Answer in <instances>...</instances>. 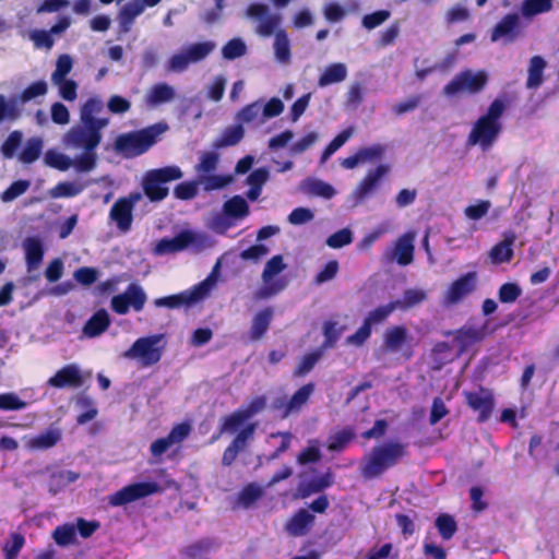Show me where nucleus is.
Returning a JSON list of instances; mask_svg holds the SVG:
<instances>
[{"instance_id": "nucleus-7", "label": "nucleus", "mask_w": 559, "mask_h": 559, "mask_svg": "<svg viewBox=\"0 0 559 559\" xmlns=\"http://www.w3.org/2000/svg\"><path fill=\"white\" fill-rule=\"evenodd\" d=\"M104 127L82 123L72 127L64 135L68 145L83 151H95L102 141V129Z\"/></svg>"}, {"instance_id": "nucleus-23", "label": "nucleus", "mask_w": 559, "mask_h": 559, "mask_svg": "<svg viewBox=\"0 0 559 559\" xmlns=\"http://www.w3.org/2000/svg\"><path fill=\"white\" fill-rule=\"evenodd\" d=\"M389 171L390 166L383 164L378 165L372 170H369L355 190L356 198L358 200H365L377 188L381 178Z\"/></svg>"}, {"instance_id": "nucleus-27", "label": "nucleus", "mask_w": 559, "mask_h": 559, "mask_svg": "<svg viewBox=\"0 0 559 559\" xmlns=\"http://www.w3.org/2000/svg\"><path fill=\"white\" fill-rule=\"evenodd\" d=\"M143 5L136 0L126 3L119 11L117 20L119 23V32L127 34L131 31L135 19L143 13Z\"/></svg>"}, {"instance_id": "nucleus-16", "label": "nucleus", "mask_w": 559, "mask_h": 559, "mask_svg": "<svg viewBox=\"0 0 559 559\" xmlns=\"http://www.w3.org/2000/svg\"><path fill=\"white\" fill-rule=\"evenodd\" d=\"M467 406L478 413V423L487 421L493 411L495 400L490 391L480 388L479 391H464L463 393Z\"/></svg>"}, {"instance_id": "nucleus-18", "label": "nucleus", "mask_w": 559, "mask_h": 559, "mask_svg": "<svg viewBox=\"0 0 559 559\" xmlns=\"http://www.w3.org/2000/svg\"><path fill=\"white\" fill-rule=\"evenodd\" d=\"M416 235L414 231H406L394 242L393 248L386 253L389 260L395 261L402 266L409 265L414 261Z\"/></svg>"}, {"instance_id": "nucleus-52", "label": "nucleus", "mask_w": 559, "mask_h": 559, "mask_svg": "<svg viewBox=\"0 0 559 559\" xmlns=\"http://www.w3.org/2000/svg\"><path fill=\"white\" fill-rule=\"evenodd\" d=\"M82 191V187H80L75 182L70 181H61L58 182L50 191L49 194L53 199L59 198H72L78 195Z\"/></svg>"}, {"instance_id": "nucleus-56", "label": "nucleus", "mask_w": 559, "mask_h": 559, "mask_svg": "<svg viewBox=\"0 0 559 559\" xmlns=\"http://www.w3.org/2000/svg\"><path fill=\"white\" fill-rule=\"evenodd\" d=\"M97 162V155L95 151H83V153L72 160V165L78 171L88 173L95 168Z\"/></svg>"}, {"instance_id": "nucleus-25", "label": "nucleus", "mask_w": 559, "mask_h": 559, "mask_svg": "<svg viewBox=\"0 0 559 559\" xmlns=\"http://www.w3.org/2000/svg\"><path fill=\"white\" fill-rule=\"evenodd\" d=\"M110 317L106 309H98L94 314L86 321L82 329L84 336L94 338L102 335L110 325Z\"/></svg>"}, {"instance_id": "nucleus-63", "label": "nucleus", "mask_w": 559, "mask_h": 559, "mask_svg": "<svg viewBox=\"0 0 559 559\" xmlns=\"http://www.w3.org/2000/svg\"><path fill=\"white\" fill-rule=\"evenodd\" d=\"M390 15L391 12L389 10H378L364 15L361 24L367 29H373L383 24L390 17Z\"/></svg>"}, {"instance_id": "nucleus-8", "label": "nucleus", "mask_w": 559, "mask_h": 559, "mask_svg": "<svg viewBox=\"0 0 559 559\" xmlns=\"http://www.w3.org/2000/svg\"><path fill=\"white\" fill-rule=\"evenodd\" d=\"M488 82V75L484 71L473 73L471 70H464L456 74L444 87L443 93L447 96H454L460 92L466 91L469 94H477L484 90Z\"/></svg>"}, {"instance_id": "nucleus-26", "label": "nucleus", "mask_w": 559, "mask_h": 559, "mask_svg": "<svg viewBox=\"0 0 559 559\" xmlns=\"http://www.w3.org/2000/svg\"><path fill=\"white\" fill-rule=\"evenodd\" d=\"M61 439L62 433L59 429L49 428L44 432L27 439L26 448L32 451H45L53 448Z\"/></svg>"}, {"instance_id": "nucleus-59", "label": "nucleus", "mask_w": 559, "mask_h": 559, "mask_svg": "<svg viewBox=\"0 0 559 559\" xmlns=\"http://www.w3.org/2000/svg\"><path fill=\"white\" fill-rule=\"evenodd\" d=\"M22 132L12 131L1 145V153L5 158H12L22 143Z\"/></svg>"}, {"instance_id": "nucleus-1", "label": "nucleus", "mask_w": 559, "mask_h": 559, "mask_svg": "<svg viewBox=\"0 0 559 559\" xmlns=\"http://www.w3.org/2000/svg\"><path fill=\"white\" fill-rule=\"evenodd\" d=\"M407 455V444L400 441H389L376 445L365 456L360 466V474L365 479L378 478Z\"/></svg>"}, {"instance_id": "nucleus-58", "label": "nucleus", "mask_w": 559, "mask_h": 559, "mask_svg": "<svg viewBox=\"0 0 559 559\" xmlns=\"http://www.w3.org/2000/svg\"><path fill=\"white\" fill-rule=\"evenodd\" d=\"M198 188L199 182L191 180V181H183L178 183L174 189V195L176 199L179 200H191L194 199L198 195Z\"/></svg>"}, {"instance_id": "nucleus-33", "label": "nucleus", "mask_w": 559, "mask_h": 559, "mask_svg": "<svg viewBox=\"0 0 559 559\" xmlns=\"http://www.w3.org/2000/svg\"><path fill=\"white\" fill-rule=\"evenodd\" d=\"M243 135L245 129L240 123L228 127L223 131L221 136L214 141L213 147L218 150L223 147L235 146L243 139Z\"/></svg>"}, {"instance_id": "nucleus-20", "label": "nucleus", "mask_w": 559, "mask_h": 559, "mask_svg": "<svg viewBox=\"0 0 559 559\" xmlns=\"http://www.w3.org/2000/svg\"><path fill=\"white\" fill-rule=\"evenodd\" d=\"M316 516L308 509H298L285 523L284 530L292 537L308 535L313 528Z\"/></svg>"}, {"instance_id": "nucleus-61", "label": "nucleus", "mask_w": 559, "mask_h": 559, "mask_svg": "<svg viewBox=\"0 0 559 559\" xmlns=\"http://www.w3.org/2000/svg\"><path fill=\"white\" fill-rule=\"evenodd\" d=\"M72 59L69 55H61L57 60V67L53 71L51 79L53 83H59L66 79L72 69Z\"/></svg>"}, {"instance_id": "nucleus-50", "label": "nucleus", "mask_w": 559, "mask_h": 559, "mask_svg": "<svg viewBox=\"0 0 559 559\" xmlns=\"http://www.w3.org/2000/svg\"><path fill=\"white\" fill-rule=\"evenodd\" d=\"M44 162L47 166L61 171H66L72 166V159L69 156L55 150L46 152Z\"/></svg>"}, {"instance_id": "nucleus-37", "label": "nucleus", "mask_w": 559, "mask_h": 559, "mask_svg": "<svg viewBox=\"0 0 559 559\" xmlns=\"http://www.w3.org/2000/svg\"><path fill=\"white\" fill-rule=\"evenodd\" d=\"M513 238H506L496 243L489 251V258L493 264L510 262L513 258Z\"/></svg>"}, {"instance_id": "nucleus-54", "label": "nucleus", "mask_w": 559, "mask_h": 559, "mask_svg": "<svg viewBox=\"0 0 559 559\" xmlns=\"http://www.w3.org/2000/svg\"><path fill=\"white\" fill-rule=\"evenodd\" d=\"M262 104L260 100L253 102L246 105L236 116L238 123H251L255 121L260 115H262Z\"/></svg>"}, {"instance_id": "nucleus-24", "label": "nucleus", "mask_w": 559, "mask_h": 559, "mask_svg": "<svg viewBox=\"0 0 559 559\" xmlns=\"http://www.w3.org/2000/svg\"><path fill=\"white\" fill-rule=\"evenodd\" d=\"M274 316L272 307H265L258 311L251 322L249 337L251 341L261 340L270 329Z\"/></svg>"}, {"instance_id": "nucleus-14", "label": "nucleus", "mask_w": 559, "mask_h": 559, "mask_svg": "<svg viewBox=\"0 0 559 559\" xmlns=\"http://www.w3.org/2000/svg\"><path fill=\"white\" fill-rule=\"evenodd\" d=\"M159 491L160 486L155 481L134 483L115 492L110 498V503L112 506H124Z\"/></svg>"}, {"instance_id": "nucleus-47", "label": "nucleus", "mask_w": 559, "mask_h": 559, "mask_svg": "<svg viewBox=\"0 0 559 559\" xmlns=\"http://www.w3.org/2000/svg\"><path fill=\"white\" fill-rule=\"evenodd\" d=\"M435 524L440 536L445 540L451 539L457 531V524L454 518L447 513L437 516Z\"/></svg>"}, {"instance_id": "nucleus-12", "label": "nucleus", "mask_w": 559, "mask_h": 559, "mask_svg": "<svg viewBox=\"0 0 559 559\" xmlns=\"http://www.w3.org/2000/svg\"><path fill=\"white\" fill-rule=\"evenodd\" d=\"M157 342L158 336L140 337L123 353V357L139 358L144 367L155 365L162 358V350L156 347Z\"/></svg>"}, {"instance_id": "nucleus-41", "label": "nucleus", "mask_w": 559, "mask_h": 559, "mask_svg": "<svg viewBox=\"0 0 559 559\" xmlns=\"http://www.w3.org/2000/svg\"><path fill=\"white\" fill-rule=\"evenodd\" d=\"M274 51L276 59L282 63L290 61V44L285 29H280L275 34Z\"/></svg>"}, {"instance_id": "nucleus-53", "label": "nucleus", "mask_w": 559, "mask_h": 559, "mask_svg": "<svg viewBox=\"0 0 559 559\" xmlns=\"http://www.w3.org/2000/svg\"><path fill=\"white\" fill-rule=\"evenodd\" d=\"M31 187L26 179L13 181L0 195L2 202H11L24 194Z\"/></svg>"}, {"instance_id": "nucleus-29", "label": "nucleus", "mask_w": 559, "mask_h": 559, "mask_svg": "<svg viewBox=\"0 0 559 559\" xmlns=\"http://www.w3.org/2000/svg\"><path fill=\"white\" fill-rule=\"evenodd\" d=\"M27 271L32 272L40 265L44 258V247L40 239L28 237L24 241Z\"/></svg>"}, {"instance_id": "nucleus-32", "label": "nucleus", "mask_w": 559, "mask_h": 559, "mask_svg": "<svg viewBox=\"0 0 559 559\" xmlns=\"http://www.w3.org/2000/svg\"><path fill=\"white\" fill-rule=\"evenodd\" d=\"M347 76V68L344 63L335 62L329 64L323 73L319 76L318 85L325 87L334 83L344 81Z\"/></svg>"}, {"instance_id": "nucleus-55", "label": "nucleus", "mask_w": 559, "mask_h": 559, "mask_svg": "<svg viewBox=\"0 0 559 559\" xmlns=\"http://www.w3.org/2000/svg\"><path fill=\"white\" fill-rule=\"evenodd\" d=\"M522 294V289L516 283H504L498 289V299L502 304L515 302Z\"/></svg>"}, {"instance_id": "nucleus-9", "label": "nucleus", "mask_w": 559, "mask_h": 559, "mask_svg": "<svg viewBox=\"0 0 559 559\" xmlns=\"http://www.w3.org/2000/svg\"><path fill=\"white\" fill-rule=\"evenodd\" d=\"M146 300L144 289L139 284L131 283L123 293L111 298L110 306L114 312L122 316L128 313L130 308L136 312L142 311Z\"/></svg>"}, {"instance_id": "nucleus-57", "label": "nucleus", "mask_w": 559, "mask_h": 559, "mask_svg": "<svg viewBox=\"0 0 559 559\" xmlns=\"http://www.w3.org/2000/svg\"><path fill=\"white\" fill-rule=\"evenodd\" d=\"M246 44L240 38H233L223 47V57L227 60H235L246 53Z\"/></svg>"}, {"instance_id": "nucleus-30", "label": "nucleus", "mask_w": 559, "mask_h": 559, "mask_svg": "<svg viewBox=\"0 0 559 559\" xmlns=\"http://www.w3.org/2000/svg\"><path fill=\"white\" fill-rule=\"evenodd\" d=\"M103 109V103L97 97L88 98L81 109V121L82 123H91L99 127H106L108 119L96 118L95 115L100 112Z\"/></svg>"}, {"instance_id": "nucleus-42", "label": "nucleus", "mask_w": 559, "mask_h": 559, "mask_svg": "<svg viewBox=\"0 0 559 559\" xmlns=\"http://www.w3.org/2000/svg\"><path fill=\"white\" fill-rule=\"evenodd\" d=\"M43 151V140L37 136H33L27 140L24 148L19 155L20 160L23 164H32L37 160Z\"/></svg>"}, {"instance_id": "nucleus-10", "label": "nucleus", "mask_w": 559, "mask_h": 559, "mask_svg": "<svg viewBox=\"0 0 559 559\" xmlns=\"http://www.w3.org/2000/svg\"><path fill=\"white\" fill-rule=\"evenodd\" d=\"M285 269L286 264L284 263L283 257L281 254L272 257L266 262L264 270L262 272V281L264 283V286L258 290L255 296L257 299L270 298L285 288L286 283L284 281H276L274 283H271L273 277L280 274Z\"/></svg>"}, {"instance_id": "nucleus-48", "label": "nucleus", "mask_w": 559, "mask_h": 559, "mask_svg": "<svg viewBox=\"0 0 559 559\" xmlns=\"http://www.w3.org/2000/svg\"><path fill=\"white\" fill-rule=\"evenodd\" d=\"M353 129L347 128L341 131L323 150L321 163H325L338 148H341L352 136Z\"/></svg>"}, {"instance_id": "nucleus-49", "label": "nucleus", "mask_w": 559, "mask_h": 559, "mask_svg": "<svg viewBox=\"0 0 559 559\" xmlns=\"http://www.w3.org/2000/svg\"><path fill=\"white\" fill-rule=\"evenodd\" d=\"M52 537L57 545L64 547L75 543L76 530L72 524L59 525L55 528Z\"/></svg>"}, {"instance_id": "nucleus-43", "label": "nucleus", "mask_w": 559, "mask_h": 559, "mask_svg": "<svg viewBox=\"0 0 559 559\" xmlns=\"http://www.w3.org/2000/svg\"><path fill=\"white\" fill-rule=\"evenodd\" d=\"M551 9L552 0H524L521 4V13L524 17H533Z\"/></svg>"}, {"instance_id": "nucleus-4", "label": "nucleus", "mask_w": 559, "mask_h": 559, "mask_svg": "<svg viewBox=\"0 0 559 559\" xmlns=\"http://www.w3.org/2000/svg\"><path fill=\"white\" fill-rule=\"evenodd\" d=\"M218 266L219 262L216 263L212 273L205 280L193 285L191 288L180 292L178 294L154 299V306L158 308L165 307L168 309H179L182 307H192L197 302L203 300L205 297H207L216 282L215 272L218 269Z\"/></svg>"}, {"instance_id": "nucleus-46", "label": "nucleus", "mask_w": 559, "mask_h": 559, "mask_svg": "<svg viewBox=\"0 0 559 559\" xmlns=\"http://www.w3.org/2000/svg\"><path fill=\"white\" fill-rule=\"evenodd\" d=\"M354 438V430L352 428H344L330 436L328 449L333 452H340L344 450Z\"/></svg>"}, {"instance_id": "nucleus-6", "label": "nucleus", "mask_w": 559, "mask_h": 559, "mask_svg": "<svg viewBox=\"0 0 559 559\" xmlns=\"http://www.w3.org/2000/svg\"><path fill=\"white\" fill-rule=\"evenodd\" d=\"M412 341L413 337L405 325H392L383 333L382 349L389 354H401L405 360H409L414 355Z\"/></svg>"}, {"instance_id": "nucleus-19", "label": "nucleus", "mask_w": 559, "mask_h": 559, "mask_svg": "<svg viewBox=\"0 0 559 559\" xmlns=\"http://www.w3.org/2000/svg\"><path fill=\"white\" fill-rule=\"evenodd\" d=\"M190 431L191 427L188 423L175 425L166 437L158 438L151 443L150 452L152 456L159 459L173 444L182 442Z\"/></svg>"}, {"instance_id": "nucleus-3", "label": "nucleus", "mask_w": 559, "mask_h": 559, "mask_svg": "<svg viewBox=\"0 0 559 559\" xmlns=\"http://www.w3.org/2000/svg\"><path fill=\"white\" fill-rule=\"evenodd\" d=\"M167 130V124L155 123L138 131L122 133L115 141V150L124 157L132 158L146 153Z\"/></svg>"}, {"instance_id": "nucleus-35", "label": "nucleus", "mask_w": 559, "mask_h": 559, "mask_svg": "<svg viewBox=\"0 0 559 559\" xmlns=\"http://www.w3.org/2000/svg\"><path fill=\"white\" fill-rule=\"evenodd\" d=\"M545 67L546 61L540 56H534L531 58L526 81L527 88L536 90L543 84Z\"/></svg>"}, {"instance_id": "nucleus-15", "label": "nucleus", "mask_w": 559, "mask_h": 559, "mask_svg": "<svg viewBox=\"0 0 559 559\" xmlns=\"http://www.w3.org/2000/svg\"><path fill=\"white\" fill-rule=\"evenodd\" d=\"M478 276L475 271L467 272L456 278L445 290L444 301L447 305H456L465 297L475 292Z\"/></svg>"}, {"instance_id": "nucleus-38", "label": "nucleus", "mask_w": 559, "mask_h": 559, "mask_svg": "<svg viewBox=\"0 0 559 559\" xmlns=\"http://www.w3.org/2000/svg\"><path fill=\"white\" fill-rule=\"evenodd\" d=\"M224 214L231 218H245L249 215V205L240 195H234L223 205Z\"/></svg>"}, {"instance_id": "nucleus-51", "label": "nucleus", "mask_w": 559, "mask_h": 559, "mask_svg": "<svg viewBox=\"0 0 559 559\" xmlns=\"http://www.w3.org/2000/svg\"><path fill=\"white\" fill-rule=\"evenodd\" d=\"M396 305L394 301H390L386 305L379 306L376 309L371 310L367 317L365 318V321H367L371 326L373 324H380L386 321V319L391 316V313L396 309Z\"/></svg>"}, {"instance_id": "nucleus-22", "label": "nucleus", "mask_w": 559, "mask_h": 559, "mask_svg": "<svg viewBox=\"0 0 559 559\" xmlns=\"http://www.w3.org/2000/svg\"><path fill=\"white\" fill-rule=\"evenodd\" d=\"M197 236L191 230H182L173 238L160 239L155 249V254L162 255L167 253L180 252L193 245Z\"/></svg>"}, {"instance_id": "nucleus-60", "label": "nucleus", "mask_w": 559, "mask_h": 559, "mask_svg": "<svg viewBox=\"0 0 559 559\" xmlns=\"http://www.w3.org/2000/svg\"><path fill=\"white\" fill-rule=\"evenodd\" d=\"M48 86L47 83L43 80L31 83L23 92L20 94V99L22 103H27L38 96H44L47 93Z\"/></svg>"}, {"instance_id": "nucleus-64", "label": "nucleus", "mask_w": 559, "mask_h": 559, "mask_svg": "<svg viewBox=\"0 0 559 559\" xmlns=\"http://www.w3.org/2000/svg\"><path fill=\"white\" fill-rule=\"evenodd\" d=\"M24 543H25V538L22 534H20V533L12 534L11 543H7L3 546V552H4L5 559H15L17 557L19 552L21 551V549L23 548Z\"/></svg>"}, {"instance_id": "nucleus-40", "label": "nucleus", "mask_w": 559, "mask_h": 559, "mask_svg": "<svg viewBox=\"0 0 559 559\" xmlns=\"http://www.w3.org/2000/svg\"><path fill=\"white\" fill-rule=\"evenodd\" d=\"M427 299V293L420 288H409L403 294V299L393 300L396 305V309L406 311Z\"/></svg>"}, {"instance_id": "nucleus-28", "label": "nucleus", "mask_w": 559, "mask_h": 559, "mask_svg": "<svg viewBox=\"0 0 559 559\" xmlns=\"http://www.w3.org/2000/svg\"><path fill=\"white\" fill-rule=\"evenodd\" d=\"M333 483V474L331 472H326L319 477H314L306 483L299 484L298 496L300 498H308L313 493H319L324 489L331 487Z\"/></svg>"}, {"instance_id": "nucleus-62", "label": "nucleus", "mask_w": 559, "mask_h": 559, "mask_svg": "<svg viewBox=\"0 0 559 559\" xmlns=\"http://www.w3.org/2000/svg\"><path fill=\"white\" fill-rule=\"evenodd\" d=\"M29 38L33 40L36 48H45L50 50L55 44V39L49 31L34 29L29 33Z\"/></svg>"}, {"instance_id": "nucleus-11", "label": "nucleus", "mask_w": 559, "mask_h": 559, "mask_svg": "<svg viewBox=\"0 0 559 559\" xmlns=\"http://www.w3.org/2000/svg\"><path fill=\"white\" fill-rule=\"evenodd\" d=\"M141 199L140 193H130L119 198L111 206L109 219L112 221L121 233H128L132 227L133 209Z\"/></svg>"}, {"instance_id": "nucleus-44", "label": "nucleus", "mask_w": 559, "mask_h": 559, "mask_svg": "<svg viewBox=\"0 0 559 559\" xmlns=\"http://www.w3.org/2000/svg\"><path fill=\"white\" fill-rule=\"evenodd\" d=\"M323 354L324 352L322 348H317L306 354L294 370V377H304L309 373L317 365V362L322 358Z\"/></svg>"}, {"instance_id": "nucleus-5", "label": "nucleus", "mask_w": 559, "mask_h": 559, "mask_svg": "<svg viewBox=\"0 0 559 559\" xmlns=\"http://www.w3.org/2000/svg\"><path fill=\"white\" fill-rule=\"evenodd\" d=\"M182 176V170L176 165L147 170L142 181L145 197L151 202L163 201L169 193L167 183L179 180Z\"/></svg>"}, {"instance_id": "nucleus-21", "label": "nucleus", "mask_w": 559, "mask_h": 559, "mask_svg": "<svg viewBox=\"0 0 559 559\" xmlns=\"http://www.w3.org/2000/svg\"><path fill=\"white\" fill-rule=\"evenodd\" d=\"M47 384L56 389L80 388L83 384V376L75 364H69L50 377Z\"/></svg>"}, {"instance_id": "nucleus-13", "label": "nucleus", "mask_w": 559, "mask_h": 559, "mask_svg": "<svg viewBox=\"0 0 559 559\" xmlns=\"http://www.w3.org/2000/svg\"><path fill=\"white\" fill-rule=\"evenodd\" d=\"M247 13L252 19H258L255 32L261 37L275 36L282 24V16L278 13H269V7L264 3H252L248 7Z\"/></svg>"}, {"instance_id": "nucleus-17", "label": "nucleus", "mask_w": 559, "mask_h": 559, "mask_svg": "<svg viewBox=\"0 0 559 559\" xmlns=\"http://www.w3.org/2000/svg\"><path fill=\"white\" fill-rule=\"evenodd\" d=\"M521 34L520 15L518 13H508L492 27L490 40L496 43L502 39L504 43H513Z\"/></svg>"}, {"instance_id": "nucleus-34", "label": "nucleus", "mask_w": 559, "mask_h": 559, "mask_svg": "<svg viewBox=\"0 0 559 559\" xmlns=\"http://www.w3.org/2000/svg\"><path fill=\"white\" fill-rule=\"evenodd\" d=\"M314 391V384L309 382L299 388L288 400L286 414L299 413L302 406L309 401Z\"/></svg>"}, {"instance_id": "nucleus-36", "label": "nucleus", "mask_w": 559, "mask_h": 559, "mask_svg": "<svg viewBox=\"0 0 559 559\" xmlns=\"http://www.w3.org/2000/svg\"><path fill=\"white\" fill-rule=\"evenodd\" d=\"M175 98V90L166 83H157L152 86L146 96L147 104L156 106L171 102Z\"/></svg>"}, {"instance_id": "nucleus-45", "label": "nucleus", "mask_w": 559, "mask_h": 559, "mask_svg": "<svg viewBox=\"0 0 559 559\" xmlns=\"http://www.w3.org/2000/svg\"><path fill=\"white\" fill-rule=\"evenodd\" d=\"M215 48L213 41L195 43L188 46L185 51L191 63L204 60Z\"/></svg>"}, {"instance_id": "nucleus-31", "label": "nucleus", "mask_w": 559, "mask_h": 559, "mask_svg": "<svg viewBox=\"0 0 559 559\" xmlns=\"http://www.w3.org/2000/svg\"><path fill=\"white\" fill-rule=\"evenodd\" d=\"M264 495V489L262 486L257 483H249L242 487L239 491L236 503L238 507L243 509H249L253 506L258 500H260Z\"/></svg>"}, {"instance_id": "nucleus-2", "label": "nucleus", "mask_w": 559, "mask_h": 559, "mask_svg": "<svg viewBox=\"0 0 559 559\" xmlns=\"http://www.w3.org/2000/svg\"><path fill=\"white\" fill-rule=\"evenodd\" d=\"M506 108V103L500 98H496L489 105L486 114L474 122L467 136V144L472 146L479 145L483 151L490 148L502 131L500 119Z\"/></svg>"}, {"instance_id": "nucleus-39", "label": "nucleus", "mask_w": 559, "mask_h": 559, "mask_svg": "<svg viewBox=\"0 0 559 559\" xmlns=\"http://www.w3.org/2000/svg\"><path fill=\"white\" fill-rule=\"evenodd\" d=\"M247 420L249 419L240 408L225 416L222 425L219 426L218 433L212 437V441H216L225 432H235Z\"/></svg>"}]
</instances>
